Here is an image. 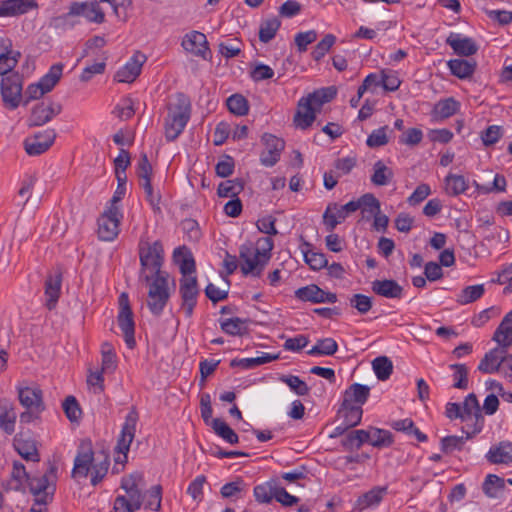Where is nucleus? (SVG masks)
<instances>
[{
  "mask_svg": "<svg viewBox=\"0 0 512 512\" xmlns=\"http://www.w3.org/2000/svg\"><path fill=\"white\" fill-rule=\"evenodd\" d=\"M211 427L215 434L229 444H236L239 437L236 432L222 419L215 418L211 420Z\"/></svg>",
  "mask_w": 512,
  "mask_h": 512,
  "instance_id": "38",
  "label": "nucleus"
},
{
  "mask_svg": "<svg viewBox=\"0 0 512 512\" xmlns=\"http://www.w3.org/2000/svg\"><path fill=\"white\" fill-rule=\"evenodd\" d=\"M23 81L22 76L16 72L2 77L1 96L5 106L11 110L16 109L22 98Z\"/></svg>",
  "mask_w": 512,
  "mask_h": 512,
  "instance_id": "10",
  "label": "nucleus"
},
{
  "mask_svg": "<svg viewBox=\"0 0 512 512\" xmlns=\"http://www.w3.org/2000/svg\"><path fill=\"white\" fill-rule=\"evenodd\" d=\"M372 291L385 298H401L403 288L395 280H375L371 285Z\"/></svg>",
  "mask_w": 512,
  "mask_h": 512,
  "instance_id": "30",
  "label": "nucleus"
},
{
  "mask_svg": "<svg viewBox=\"0 0 512 512\" xmlns=\"http://www.w3.org/2000/svg\"><path fill=\"white\" fill-rule=\"evenodd\" d=\"M394 173L391 168L387 167L383 161L378 160L373 165V174L371 182L376 186H385L392 180Z\"/></svg>",
  "mask_w": 512,
  "mask_h": 512,
  "instance_id": "42",
  "label": "nucleus"
},
{
  "mask_svg": "<svg viewBox=\"0 0 512 512\" xmlns=\"http://www.w3.org/2000/svg\"><path fill=\"white\" fill-rule=\"evenodd\" d=\"M226 104L229 111L237 116H244L248 113V101L240 94H233L228 97Z\"/></svg>",
  "mask_w": 512,
  "mask_h": 512,
  "instance_id": "55",
  "label": "nucleus"
},
{
  "mask_svg": "<svg viewBox=\"0 0 512 512\" xmlns=\"http://www.w3.org/2000/svg\"><path fill=\"white\" fill-rule=\"evenodd\" d=\"M461 407L466 415V420H473V424H467L466 427L462 428V432L466 434V438H472L482 431L484 425V418L476 395L474 393L468 394Z\"/></svg>",
  "mask_w": 512,
  "mask_h": 512,
  "instance_id": "9",
  "label": "nucleus"
},
{
  "mask_svg": "<svg viewBox=\"0 0 512 512\" xmlns=\"http://www.w3.org/2000/svg\"><path fill=\"white\" fill-rule=\"evenodd\" d=\"M61 110L62 106L59 103L43 101L33 107L29 118V125L42 126L52 120L54 116L60 114Z\"/></svg>",
  "mask_w": 512,
  "mask_h": 512,
  "instance_id": "19",
  "label": "nucleus"
},
{
  "mask_svg": "<svg viewBox=\"0 0 512 512\" xmlns=\"http://www.w3.org/2000/svg\"><path fill=\"white\" fill-rule=\"evenodd\" d=\"M173 259L179 265L182 277H193L192 274L196 270L195 260L186 246L176 248L173 252Z\"/></svg>",
  "mask_w": 512,
  "mask_h": 512,
  "instance_id": "27",
  "label": "nucleus"
},
{
  "mask_svg": "<svg viewBox=\"0 0 512 512\" xmlns=\"http://www.w3.org/2000/svg\"><path fill=\"white\" fill-rule=\"evenodd\" d=\"M167 278L163 275L154 277L149 282L147 306L155 316H160L169 300Z\"/></svg>",
  "mask_w": 512,
  "mask_h": 512,
  "instance_id": "7",
  "label": "nucleus"
},
{
  "mask_svg": "<svg viewBox=\"0 0 512 512\" xmlns=\"http://www.w3.org/2000/svg\"><path fill=\"white\" fill-rule=\"evenodd\" d=\"M363 409L359 405L351 406L341 404L338 410V415L344 418V424L348 427H355L360 424L362 419Z\"/></svg>",
  "mask_w": 512,
  "mask_h": 512,
  "instance_id": "40",
  "label": "nucleus"
},
{
  "mask_svg": "<svg viewBox=\"0 0 512 512\" xmlns=\"http://www.w3.org/2000/svg\"><path fill=\"white\" fill-rule=\"evenodd\" d=\"M109 465L108 454L105 452L95 453L90 442H82L74 459L72 477L81 479L87 478L91 474V484L96 486L106 476Z\"/></svg>",
  "mask_w": 512,
  "mask_h": 512,
  "instance_id": "1",
  "label": "nucleus"
},
{
  "mask_svg": "<svg viewBox=\"0 0 512 512\" xmlns=\"http://www.w3.org/2000/svg\"><path fill=\"white\" fill-rule=\"evenodd\" d=\"M337 95V89L334 86L322 88L309 94L307 97L320 110L321 106L333 100Z\"/></svg>",
  "mask_w": 512,
  "mask_h": 512,
  "instance_id": "51",
  "label": "nucleus"
},
{
  "mask_svg": "<svg viewBox=\"0 0 512 512\" xmlns=\"http://www.w3.org/2000/svg\"><path fill=\"white\" fill-rule=\"evenodd\" d=\"M317 111L319 109L308 97L301 98L293 119L295 126L303 130L309 128L315 121Z\"/></svg>",
  "mask_w": 512,
  "mask_h": 512,
  "instance_id": "21",
  "label": "nucleus"
},
{
  "mask_svg": "<svg viewBox=\"0 0 512 512\" xmlns=\"http://www.w3.org/2000/svg\"><path fill=\"white\" fill-rule=\"evenodd\" d=\"M372 366L377 378L381 381L387 380L393 371V364L386 356L375 358Z\"/></svg>",
  "mask_w": 512,
  "mask_h": 512,
  "instance_id": "52",
  "label": "nucleus"
},
{
  "mask_svg": "<svg viewBox=\"0 0 512 512\" xmlns=\"http://www.w3.org/2000/svg\"><path fill=\"white\" fill-rule=\"evenodd\" d=\"M117 322L124 334L125 343L129 348H134L135 342V322L131 310L127 293L123 292L119 296V313Z\"/></svg>",
  "mask_w": 512,
  "mask_h": 512,
  "instance_id": "11",
  "label": "nucleus"
},
{
  "mask_svg": "<svg viewBox=\"0 0 512 512\" xmlns=\"http://www.w3.org/2000/svg\"><path fill=\"white\" fill-rule=\"evenodd\" d=\"M387 493V487L375 486L371 490L365 492L355 501L354 510L362 512L368 507L377 506L383 500Z\"/></svg>",
  "mask_w": 512,
  "mask_h": 512,
  "instance_id": "28",
  "label": "nucleus"
},
{
  "mask_svg": "<svg viewBox=\"0 0 512 512\" xmlns=\"http://www.w3.org/2000/svg\"><path fill=\"white\" fill-rule=\"evenodd\" d=\"M57 471V466L50 464L42 476L30 477L27 484L31 494L35 497V506L45 507L53 500L56 490Z\"/></svg>",
  "mask_w": 512,
  "mask_h": 512,
  "instance_id": "5",
  "label": "nucleus"
},
{
  "mask_svg": "<svg viewBox=\"0 0 512 512\" xmlns=\"http://www.w3.org/2000/svg\"><path fill=\"white\" fill-rule=\"evenodd\" d=\"M323 290L316 284L301 287L295 291V297L304 302L320 303Z\"/></svg>",
  "mask_w": 512,
  "mask_h": 512,
  "instance_id": "46",
  "label": "nucleus"
},
{
  "mask_svg": "<svg viewBox=\"0 0 512 512\" xmlns=\"http://www.w3.org/2000/svg\"><path fill=\"white\" fill-rule=\"evenodd\" d=\"M446 43L453 49L454 53L459 56L469 57L478 51V46L472 38L463 37L458 33H450L446 39Z\"/></svg>",
  "mask_w": 512,
  "mask_h": 512,
  "instance_id": "25",
  "label": "nucleus"
},
{
  "mask_svg": "<svg viewBox=\"0 0 512 512\" xmlns=\"http://www.w3.org/2000/svg\"><path fill=\"white\" fill-rule=\"evenodd\" d=\"M179 293L181 296V309L187 318L192 317L197 304L199 288L196 277H182L179 281Z\"/></svg>",
  "mask_w": 512,
  "mask_h": 512,
  "instance_id": "14",
  "label": "nucleus"
},
{
  "mask_svg": "<svg viewBox=\"0 0 512 512\" xmlns=\"http://www.w3.org/2000/svg\"><path fill=\"white\" fill-rule=\"evenodd\" d=\"M182 47L196 56L207 59L210 54L205 34L199 31H191L182 40Z\"/></svg>",
  "mask_w": 512,
  "mask_h": 512,
  "instance_id": "22",
  "label": "nucleus"
},
{
  "mask_svg": "<svg viewBox=\"0 0 512 512\" xmlns=\"http://www.w3.org/2000/svg\"><path fill=\"white\" fill-rule=\"evenodd\" d=\"M508 347L498 346L487 352L481 359L478 370L482 373L492 374L501 372L507 357Z\"/></svg>",
  "mask_w": 512,
  "mask_h": 512,
  "instance_id": "18",
  "label": "nucleus"
},
{
  "mask_svg": "<svg viewBox=\"0 0 512 512\" xmlns=\"http://www.w3.org/2000/svg\"><path fill=\"white\" fill-rule=\"evenodd\" d=\"M369 438L368 430H353L342 440V446L347 450L359 449Z\"/></svg>",
  "mask_w": 512,
  "mask_h": 512,
  "instance_id": "45",
  "label": "nucleus"
},
{
  "mask_svg": "<svg viewBox=\"0 0 512 512\" xmlns=\"http://www.w3.org/2000/svg\"><path fill=\"white\" fill-rule=\"evenodd\" d=\"M138 419V413L134 408L126 415L115 447V451L119 454L115 458L116 463L124 464L127 462V453L135 437Z\"/></svg>",
  "mask_w": 512,
  "mask_h": 512,
  "instance_id": "8",
  "label": "nucleus"
},
{
  "mask_svg": "<svg viewBox=\"0 0 512 512\" xmlns=\"http://www.w3.org/2000/svg\"><path fill=\"white\" fill-rule=\"evenodd\" d=\"M138 253L141 265L140 277L146 283H149L152 278L162 275L164 249L161 241L150 242L147 237L142 236L138 243Z\"/></svg>",
  "mask_w": 512,
  "mask_h": 512,
  "instance_id": "3",
  "label": "nucleus"
},
{
  "mask_svg": "<svg viewBox=\"0 0 512 512\" xmlns=\"http://www.w3.org/2000/svg\"><path fill=\"white\" fill-rule=\"evenodd\" d=\"M349 302L360 314H366L373 306L372 298L364 294H354Z\"/></svg>",
  "mask_w": 512,
  "mask_h": 512,
  "instance_id": "63",
  "label": "nucleus"
},
{
  "mask_svg": "<svg viewBox=\"0 0 512 512\" xmlns=\"http://www.w3.org/2000/svg\"><path fill=\"white\" fill-rule=\"evenodd\" d=\"M259 249L254 248L252 243L243 244L239 249V257L242 261L241 271L244 275L252 274L259 277L264 269L265 263L259 256Z\"/></svg>",
  "mask_w": 512,
  "mask_h": 512,
  "instance_id": "13",
  "label": "nucleus"
},
{
  "mask_svg": "<svg viewBox=\"0 0 512 512\" xmlns=\"http://www.w3.org/2000/svg\"><path fill=\"white\" fill-rule=\"evenodd\" d=\"M13 446L23 459L33 462L40 460L36 441L31 437H26L24 434L18 433L14 437Z\"/></svg>",
  "mask_w": 512,
  "mask_h": 512,
  "instance_id": "24",
  "label": "nucleus"
},
{
  "mask_svg": "<svg viewBox=\"0 0 512 512\" xmlns=\"http://www.w3.org/2000/svg\"><path fill=\"white\" fill-rule=\"evenodd\" d=\"M37 8L36 0H1L0 17H17Z\"/></svg>",
  "mask_w": 512,
  "mask_h": 512,
  "instance_id": "23",
  "label": "nucleus"
},
{
  "mask_svg": "<svg viewBox=\"0 0 512 512\" xmlns=\"http://www.w3.org/2000/svg\"><path fill=\"white\" fill-rule=\"evenodd\" d=\"M338 350V344L333 338H324L317 340L316 344L307 351L308 355L331 356Z\"/></svg>",
  "mask_w": 512,
  "mask_h": 512,
  "instance_id": "47",
  "label": "nucleus"
},
{
  "mask_svg": "<svg viewBox=\"0 0 512 512\" xmlns=\"http://www.w3.org/2000/svg\"><path fill=\"white\" fill-rule=\"evenodd\" d=\"M146 56L136 51L127 63L114 75V80L120 83H132L140 75Z\"/></svg>",
  "mask_w": 512,
  "mask_h": 512,
  "instance_id": "17",
  "label": "nucleus"
},
{
  "mask_svg": "<svg viewBox=\"0 0 512 512\" xmlns=\"http://www.w3.org/2000/svg\"><path fill=\"white\" fill-rule=\"evenodd\" d=\"M11 479L12 488L16 491H23L25 484L30 480V476L27 473L25 466L20 461L13 462Z\"/></svg>",
  "mask_w": 512,
  "mask_h": 512,
  "instance_id": "44",
  "label": "nucleus"
},
{
  "mask_svg": "<svg viewBox=\"0 0 512 512\" xmlns=\"http://www.w3.org/2000/svg\"><path fill=\"white\" fill-rule=\"evenodd\" d=\"M459 108L460 103L453 97H449L435 104L433 114L440 119H446L456 114Z\"/></svg>",
  "mask_w": 512,
  "mask_h": 512,
  "instance_id": "39",
  "label": "nucleus"
},
{
  "mask_svg": "<svg viewBox=\"0 0 512 512\" xmlns=\"http://www.w3.org/2000/svg\"><path fill=\"white\" fill-rule=\"evenodd\" d=\"M279 380L285 383L289 388L298 396H305L309 394L310 388L305 381L295 375H281Z\"/></svg>",
  "mask_w": 512,
  "mask_h": 512,
  "instance_id": "54",
  "label": "nucleus"
},
{
  "mask_svg": "<svg viewBox=\"0 0 512 512\" xmlns=\"http://www.w3.org/2000/svg\"><path fill=\"white\" fill-rule=\"evenodd\" d=\"M370 395V388L366 385L354 383L350 385L344 392L342 403L346 406L362 407L368 400Z\"/></svg>",
  "mask_w": 512,
  "mask_h": 512,
  "instance_id": "26",
  "label": "nucleus"
},
{
  "mask_svg": "<svg viewBox=\"0 0 512 512\" xmlns=\"http://www.w3.org/2000/svg\"><path fill=\"white\" fill-rule=\"evenodd\" d=\"M336 37L333 34H326L314 47L311 56L315 61H320L335 44Z\"/></svg>",
  "mask_w": 512,
  "mask_h": 512,
  "instance_id": "57",
  "label": "nucleus"
},
{
  "mask_svg": "<svg viewBox=\"0 0 512 512\" xmlns=\"http://www.w3.org/2000/svg\"><path fill=\"white\" fill-rule=\"evenodd\" d=\"M17 391L18 400L25 409H34L37 413H41L45 409L43 403V393L39 387L19 386Z\"/></svg>",
  "mask_w": 512,
  "mask_h": 512,
  "instance_id": "20",
  "label": "nucleus"
},
{
  "mask_svg": "<svg viewBox=\"0 0 512 512\" xmlns=\"http://www.w3.org/2000/svg\"><path fill=\"white\" fill-rule=\"evenodd\" d=\"M164 130L167 141H174L183 132L191 116V103L187 96L178 93L168 105Z\"/></svg>",
  "mask_w": 512,
  "mask_h": 512,
  "instance_id": "4",
  "label": "nucleus"
},
{
  "mask_svg": "<svg viewBox=\"0 0 512 512\" xmlns=\"http://www.w3.org/2000/svg\"><path fill=\"white\" fill-rule=\"evenodd\" d=\"M468 189V183L462 175L448 174L445 178V191L450 196H457Z\"/></svg>",
  "mask_w": 512,
  "mask_h": 512,
  "instance_id": "43",
  "label": "nucleus"
},
{
  "mask_svg": "<svg viewBox=\"0 0 512 512\" xmlns=\"http://www.w3.org/2000/svg\"><path fill=\"white\" fill-rule=\"evenodd\" d=\"M62 276L60 273L49 275L45 281L46 306L52 310L59 299L61 291Z\"/></svg>",
  "mask_w": 512,
  "mask_h": 512,
  "instance_id": "31",
  "label": "nucleus"
},
{
  "mask_svg": "<svg viewBox=\"0 0 512 512\" xmlns=\"http://www.w3.org/2000/svg\"><path fill=\"white\" fill-rule=\"evenodd\" d=\"M281 26V21L278 17H271L261 22L259 27V40L262 43H269L276 36L277 31Z\"/></svg>",
  "mask_w": 512,
  "mask_h": 512,
  "instance_id": "41",
  "label": "nucleus"
},
{
  "mask_svg": "<svg viewBox=\"0 0 512 512\" xmlns=\"http://www.w3.org/2000/svg\"><path fill=\"white\" fill-rule=\"evenodd\" d=\"M262 142L265 145V150L260 155V162L266 167H272L279 161L285 142L269 133L263 134Z\"/></svg>",
  "mask_w": 512,
  "mask_h": 512,
  "instance_id": "15",
  "label": "nucleus"
},
{
  "mask_svg": "<svg viewBox=\"0 0 512 512\" xmlns=\"http://www.w3.org/2000/svg\"><path fill=\"white\" fill-rule=\"evenodd\" d=\"M448 66L453 75L460 79H465L474 73L476 62L465 59H452L448 62Z\"/></svg>",
  "mask_w": 512,
  "mask_h": 512,
  "instance_id": "37",
  "label": "nucleus"
},
{
  "mask_svg": "<svg viewBox=\"0 0 512 512\" xmlns=\"http://www.w3.org/2000/svg\"><path fill=\"white\" fill-rule=\"evenodd\" d=\"M356 203H359V209L362 208V212H369L374 215L380 211V202L371 193L364 194L356 201Z\"/></svg>",
  "mask_w": 512,
  "mask_h": 512,
  "instance_id": "60",
  "label": "nucleus"
},
{
  "mask_svg": "<svg viewBox=\"0 0 512 512\" xmlns=\"http://www.w3.org/2000/svg\"><path fill=\"white\" fill-rule=\"evenodd\" d=\"M122 214L118 206L108 207L98 219V236L102 241H113L119 233Z\"/></svg>",
  "mask_w": 512,
  "mask_h": 512,
  "instance_id": "12",
  "label": "nucleus"
},
{
  "mask_svg": "<svg viewBox=\"0 0 512 512\" xmlns=\"http://www.w3.org/2000/svg\"><path fill=\"white\" fill-rule=\"evenodd\" d=\"M63 65L60 63L51 66L49 72L45 74L38 82L48 93L50 92L62 76Z\"/></svg>",
  "mask_w": 512,
  "mask_h": 512,
  "instance_id": "50",
  "label": "nucleus"
},
{
  "mask_svg": "<svg viewBox=\"0 0 512 512\" xmlns=\"http://www.w3.org/2000/svg\"><path fill=\"white\" fill-rule=\"evenodd\" d=\"M469 438L465 436H446L441 439V450L445 454H450L455 450H461Z\"/></svg>",
  "mask_w": 512,
  "mask_h": 512,
  "instance_id": "58",
  "label": "nucleus"
},
{
  "mask_svg": "<svg viewBox=\"0 0 512 512\" xmlns=\"http://www.w3.org/2000/svg\"><path fill=\"white\" fill-rule=\"evenodd\" d=\"M56 132L54 129H46L36 133L32 138L24 141V148L28 155L37 156L46 152L54 143Z\"/></svg>",
  "mask_w": 512,
  "mask_h": 512,
  "instance_id": "16",
  "label": "nucleus"
},
{
  "mask_svg": "<svg viewBox=\"0 0 512 512\" xmlns=\"http://www.w3.org/2000/svg\"><path fill=\"white\" fill-rule=\"evenodd\" d=\"M318 34L315 30H308L305 32H299L295 35L294 42L300 53L307 50L309 44L317 40Z\"/></svg>",
  "mask_w": 512,
  "mask_h": 512,
  "instance_id": "62",
  "label": "nucleus"
},
{
  "mask_svg": "<svg viewBox=\"0 0 512 512\" xmlns=\"http://www.w3.org/2000/svg\"><path fill=\"white\" fill-rule=\"evenodd\" d=\"M450 369L453 373V387L456 389L466 390L468 388V368L465 364H451Z\"/></svg>",
  "mask_w": 512,
  "mask_h": 512,
  "instance_id": "56",
  "label": "nucleus"
},
{
  "mask_svg": "<svg viewBox=\"0 0 512 512\" xmlns=\"http://www.w3.org/2000/svg\"><path fill=\"white\" fill-rule=\"evenodd\" d=\"M244 488V481L241 478H237L235 481L224 484L221 487L220 493L223 498L239 497Z\"/></svg>",
  "mask_w": 512,
  "mask_h": 512,
  "instance_id": "64",
  "label": "nucleus"
},
{
  "mask_svg": "<svg viewBox=\"0 0 512 512\" xmlns=\"http://www.w3.org/2000/svg\"><path fill=\"white\" fill-rule=\"evenodd\" d=\"M387 129V126H383L373 130L366 140L367 146L370 148H377L386 145L389 142L386 134Z\"/></svg>",
  "mask_w": 512,
  "mask_h": 512,
  "instance_id": "61",
  "label": "nucleus"
},
{
  "mask_svg": "<svg viewBox=\"0 0 512 512\" xmlns=\"http://www.w3.org/2000/svg\"><path fill=\"white\" fill-rule=\"evenodd\" d=\"M368 433L370 438L368 439L367 443L371 444L375 448L380 449L389 447L394 442L393 435L388 430L369 427Z\"/></svg>",
  "mask_w": 512,
  "mask_h": 512,
  "instance_id": "36",
  "label": "nucleus"
},
{
  "mask_svg": "<svg viewBox=\"0 0 512 512\" xmlns=\"http://www.w3.org/2000/svg\"><path fill=\"white\" fill-rule=\"evenodd\" d=\"M485 292L483 284L471 285L465 287L457 297V302L466 305L480 299Z\"/></svg>",
  "mask_w": 512,
  "mask_h": 512,
  "instance_id": "49",
  "label": "nucleus"
},
{
  "mask_svg": "<svg viewBox=\"0 0 512 512\" xmlns=\"http://www.w3.org/2000/svg\"><path fill=\"white\" fill-rule=\"evenodd\" d=\"M486 457L493 464H508L512 462V443L509 441L500 442L497 446L490 448Z\"/></svg>",
  "mask_w": 512,
  "mask_h": 512,
  "instance_id": "32",
  "label": "nucleus"
},
{
  "mask_svg": "<svg viewBox=\"0 0 512 512\" xmlns=\"http://www.w3.org/2000/svg\"><path fill=\"white\" fill-rule=\"evenodd\" d=\"M244 189L241 179L227 180L221 182L217 189L219 197H235Z\"/></svg>",
  "mask_w": 512,
  "mask_h": 512,
  "instance_id": "53",
  "label": "nucleus"
},
{
  "mask_svg": "<svg viewBox=\"0 0 512 512\" xmlns=\"http://www.w3.org/2000/svg\"><path fill=\"white\" fill-rule=\"evenodd\" d=\"M82 16L88 22L101 24L105 21V11L99 5V1H86V2H72L67 14L57 17L53 20L52 24L56 28L65 27L69 17Z\"/></svg>",
  "mask_w": 512,
  "mask_h": 512,
  "instance_id": "6",
  "label": "nucleus"
},
{
  "mask_svg": "<svg viewBox=\"0 0 512 512\" xmlns=\"http://www.w3.org/2000/svg\"><path fill=\"white\" fill-rule=\"evenodd\" d=\"M302 244L300 245L301 252L303 253L305 262L313 270H320L327 266L328 260L321 252L312 250V245L301 237Z\"/></svg>",
  "mask_w": 512,
  "mask_h": 512,
  "instance_id": "33",
  "label": "nucleus"
},
{
  "mask_svg": "<svg viewBox=\"0 0 512 512\" xmlns=\"http://www.w3.org/2000/svg\"><path fill=\"white\" fill-rule=\"evenodd\" d=\"M493 340L503 347L509 348L512 345V310L504 316L495 330Z\"/></svg>",
  "mask_w": 512,
  "mask_h": 512,
  "instance_id": "34",
  "label": "nucleus"
},
{
  "mask_svg": "<svg viewBox=\"0 0 512 512\" xmlns=\"http://www.w3.org/2000/svg\"><path fill=\"white\" fill-rule=\"evenodd\" d=\"M278 355H273L269 353H262L260 356L253 358H235L230 361L231 367H240L242 369L248 370L258 367L260 365L270 363L276 359H278Z\"/></svg>",
  "mask_w": 512,
  "mask_h": 512,
  "instance_id": "35",
  "label": "nucleus"
},
{
  "mask_svg": "<svg viewBox=\"0 0 512 512\" xmlns=\"http://www.w3.org/2000/svg\"><path fill=\"white\" fill-rule=\"evenodd\" d=\"M247 320L239 317L228 318L220 322L221 329L232 336H242L247 332L245 323Z\"/></svg>",
  "mask_w": 512,
  "mask_h": 512,
  "instance_id": "48",
  "label": "nucleus"
},
{
  "mask_svg": "<svg viewBox=\"0 0 512 512\" xmlns=\"http://www.w3.org/2000/svg\"><path fill=\"white\" fill-rule=\"evenodd\" d=\"M66 417L71 421H78L81 417V408L74 396H67L62 404Z\"/></svg>",
  "mask_w": 512,
  "mask_h": 512,
  "instance_id": "59",
  "label": "nucleus"
},
{
  "mask_svg": "<svg viewBox=\"0 0 512 512\" xmlns=\"http://www.w3.org/2000/svg\"><path fill=\"white\" fill-rule=\"evenodd\" d=\"M16 418L14 404L7 398L0 399V428L6 434L14 433Z\"/></svg>",
  "mask_w": 512,
  "mask_h": 512,
  "instance_id": "29",
  "label": "nucleus"
},
{
  "mask_svg": "<svg viewBox=\"0 0 512 512\" xmlns=\"http://www.w3.org/2000/svg\"><path fill=\"white\" fill-rule=\"evenodd\" d=\"M145 486L141 473L134 472L124 476L120 488L125 491L124 495H118L114 500L113 512H135L139 510L144 502L142 490Z\"/></svg>",
  "mask_w": 512,
  "mask_h": 512,
  "instance_id": "2",
  "label": "nucleus"
}]
</instances>
